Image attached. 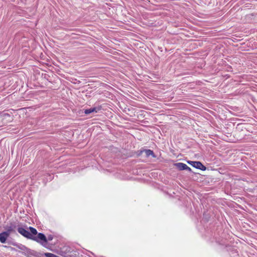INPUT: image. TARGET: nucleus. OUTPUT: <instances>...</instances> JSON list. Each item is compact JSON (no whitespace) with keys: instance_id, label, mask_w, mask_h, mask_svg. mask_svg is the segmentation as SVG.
Segmentation results:
<instances>
[{"instance_id":"1","label":"nucleus","mask_w":257,"mask_h":257,"mask_svg":"<svg viewBox=\"0 0 257 257\" xmlns=\"http://www.w3.org/2000/svg\"><path fill=\"white\" fill-rule=\"evenodd\" d=\"M18 231L19 233L28 239H32L33 240H37V238H34V236H33L30 232L23 227H19L18 228Z\"/></svg>"},{"instance_id":"2","label":"nucleus","mask_w":257,"mask_h":257,"mask_svg":"<svg viewBox=\"0 0 257 257\" xmlns=\"http://www.w3.org/2000/svg\"><path fill=\"white\" fill-rule=\"evenodd\" d=\"M188 163L191 165L193 167L204 171L206 170V167L200 162L196 161H188Z\"/></svg>"},{"instance_id":"3","label":"nucleus","mask_w":257,"mask_h":257,"mask_svg":"<svg viewBox=\"0 0 257 257\" xmlns=\"http://www.w3.org/2000/svg\"><path fill=\"white\" fill-rule=\"evenodd\" d=\"M34 238L37 239V240H35L36 241L40 243L42 245H43V242H41L40 240L43 241L45 243L47 242V239L46 237L45 236V235L43 233H39L38 234V236L37 237L34 236Z\"/></svg>"},{"instance_id":"4","label":"nucleus","mask_w":257,"mask_h":257,"mask_svg":"<svg viewBox=\"0 0 257 257\" xmlns=\"http://www.w3.org/2000/svg\"><path fill=\"white\" fill-rule=\"evenodd\" d=\"M10 235V230H8L7 231H4L0 233V241L4 243H5L7 238Z\"/></svg>"},{"instance_id":"5","label":"nucleus","mask_w":257,"mask_h":257,"mask_svg":"<svg viewBox=\"0 0 257 257\" xmlns=\"http://www.w3.org/2000/svg\"><path fill=\"white\" fill-rule=\"evenodd\" d=\"M99 110H100L99 108H98V107H93V108H89V109H85L84 112H85V113L86 114H90L91 113H93V112L96 113Z\"/></svg>"},{"instance_id":"6","label":"nucleus","mask_w":257,"mask_h":257,"mask_svg":"<svg viewBox=\"0 0 257 257\" xmlns=\"http://www.w3.org/2000/svg\"><path fill=\"white\" fill-rule=\"evenodd\" d=\"M177 167L180 170H184L187 168V165L182 163H178L176 164Z\"/></svg>"},{"instance_id":"7","label":"nucleus","mask_w":257,"mask_h":257,"mask_svg":"<svg viewBox=\"0 0 257 257\" xmlns=\"http://www.w3.org/2000/svg\"><path fill=\"white\" fill-rule=\"evenodd\" d=\"M144 152L147 157H149L150 156H152L153 157H155L153 152L151 150H146Z\"/></svg>"},{"instance_id":"8","label":"nucleus","mask_w":257,"mask_h":257,"mask_svg":"<svg viewBox=\"0 0 257 257\" xmlns=\"http://www.w3.org/2000/svg\"><path fill=\"white\" fill-rule=\"evenodd\" d=\"M29 229H30V231H31V232H30V233H31L33 236H34V235H36V234H37V230H36L35 228H33V227H29Z\"/></svg>"},{"instance_id":"9","label":"nucleus","mask_w":257,"mask_h":257,"mask_svg":"<svg viewBox=\"0 0 257 257\" xmlns=\"http://www.w3.org/2000/svg\"><path fill=\"white\" fill-rule=\"evenodd\" d=\"M53 239V236L52 235H49L48 237V240L50 241V240H52Z\"/></svg>"},{"instance_id":"10","label":"nucleus","mask_w":257,"mask_h":257,"mask_svg":"<svg viewBox=\"0 0 257 257\" xmlns=\"http://www.w3.org/2000/svg\"><path fill=\"white\" fill-rule=\"evenodd\" d=\"M185 170H187L188 171H190V172L191 171V169L190 167H189L188 166H187V168L185 169Z\"/></svg>"},{"instance_id":"11","label":"nucleus","mask_w":257,"mask_h":257,"mask_svg":"<svg viewBox=\"0 0 257 257\" xmlns=\"http://www.w3.org/2000/svg\"><path fill=\"white\" fill-rule=\"evenodd\" d=\"M8 230H10V233L12 231V229L11 228V227H10L9 229H8Z\"/></svg>"}]
</instances>
